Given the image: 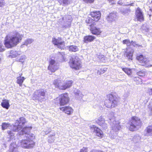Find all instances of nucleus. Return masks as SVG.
Here are the masks:
<instances>
[{
  "label": "nucleus",
  "instance_id": "f704fd0d",
  "mask_svg": "<svg viewBox=\"0 0 152 152\" xmlns=\"http://www.w3.org/2000/svg\"><path fill=\"white\" fill-rule=\"evenodd\" d=\"M98 58L100 61L102 62H104L107 59L106 57L103 55H99L98 56Z\"/></svg>",
  "mask_w": 152,
  "mask_h": 152
},
{
  "label": "nucleus",
  "instance_id": "7c9ffc66",
  "mask_svg": "<svg viewBox=\"0 0 152 152\" xmlns=\"http://www.w3.org/2000/svg\"><path fill=\"white\" fill-rule=\"evenodd\" d=\"M21 129L20 126H19L18 125H17V124H15V125H13L12 130L13 132H17L21 130Z\"/></svg>",
  "mask_w": 152,
  "mask_h": 152
},
{
  "label": "nucleus",
  "instance_id": "c85d7f7f",
  "mask_svg": "<svg viewBox=\"0 0 152 152\" xmlns=\"http://www.w3.org/2000/svg\"><path fill=\"white\" fill-rule=\"evenodd\" d=\"M122 70L128 75H131L132 73V69L128 68H122Z\"/></svg>",
  "mask_w": 152,
  "mask_h": 152
},
{
  "label": "nucleus",
  "instance_id": "f257e3e1",
  "mask_svg": "<svg viewBox=\"0 0 152 152\" xmlns=\"http://www.w3.org/2000/svg\"><path fill=\"white\" fill-rule=\"evenodd\" d=\"M23 36L18 33H11L6 35L4 40V44L7 48H11L16 46L21 42Z\"/></svg>",
  "mask_w": 152,
  "mask_h": 152
},
{
  "label": "nucleus",
  "instance_id": "2eb2a0df",
  "mask_svg": "<svg viewBox=\"0 0 152 152\" xmlns=\"http://www.w3.org/2000/svg\"><path fill=\"white\" fill-rule=\"evenodd\" d=\"M60 110L68 115L72 114L73 111L72 108L69 106H66L59 108Z\"/></svg>",
  "mask_w": 152,
  "mask_h": 152
},
{
  "label": "nucleus",
  "instance_id": "4468645a",
  "mask_svg": "<svg viewBox=\"0 0 152 152\" xmlns=\"http://www.w3.org/2000/svg\"><path fill=\"white\" fill-rule=\"evenodd\" d=\"M62 82V79L60 78H58L54 80L53 82V84L56 88L60 90H61L63 85Z\"/></svg>",
  "mask_w": 152,
  "mask_h": 152
},
{
  "label": "nucleus",
  "instance_id": "1a4fd4ad",
  "mask_svg": "<svg viewBox=\"0 0 152 152\" xmlns=\"http://www.w3.org/2000/svg\"><path fill=\"white\" fill-rule=\"evenodd\" d=\"M89 15L91 17H88L85 20V22L87 23V20H88V18H90L92 20V23H95L98 21L100 19L101 17V13L99 11H93L91 12Z\"/></svg>",
  "mask_w": 152,
  "mask_h": 152
},
{
  "label": "nucleus",
  "instance_id": "72a5a7b5",
  "mask_svg": "<svg viewBox=\"0 0 152 152\" xmlns=\"http://www.w3.org/2000/svg\"><path fill=\"white\" fill-rule=\"evenodd\" d=\"M10 124L5 123H3L1 125V128L2 130L7 129L9 126Z\"/></svg>",
  "mask_w": 152,
  "mask_h": 152
},
{
  "label": "nucleus",
  "instance_id": "ddd939ff",
  "mask_svg": "<svg viewBox=\"0 0 152 152\" xmlns=\"http://www.w3.org/2000/svg\"><path fill=\"white\" fill-rule=\"evenodd\" d=\"M135 14L136 18L137 21L140 22L144 21L143 13L142 10L140 7H138L136 9Z\"/></svg>",
  "mask_w": 152,
  "mask_h": 152
},
{
  "label": "nucleus",
  "instance_id": "9d476101",
  "mask_svg": "<svg viewBox=\"0 0 152 152\" xmlns=\"http://www.w3.org/2000/svg\"><path fill=\"white\" fill-rule=\"evenodd\" d=\"M46 91L44 89H41L37 90L34 92L33 96V100H40L44 98L45 96Z\"/></svg>",
  "mask_w": 152,
  "mask_h": 152
},
{
  "label": "nucleus",
  "instance_id": "a18cd8bd",
  "mask_svg": "<svg viewBox=\"0 0 152 152\" xmlns=\"http://www.w3.org/2000/svg\"><path fill=\"white\" fill-rule=\"evenodd\" d=\"M116 127L117 128V130H118L120 129L121 126L120 125H118L117 126H116Z\"/></svg>",
  "mask_w": 152,
  "mask_h": 152
},
{
  "label": "nucleus",
  "instance_id": "37998d69",
  "mask_svg": "<svg viewBox=\"0 0 152 152\" xmlns=\"http://www.w3.org/2000/svg\"><path fill=\"white\" fill-rule=\"evenodd\" d=\"M12 130H10L7 131V133L10 137H11L13 135H14V134L12 133Z\"/></svg>",
  "mask_w": 152,
  "mask_h": 152
},
{
  "label": "nucleus",
  "instance_id": "c9c22d12",
  "mask_svg": "<svg viewBox=\"0 0 152 152\" xmlns=\"http://www.w3.org/2000/svg\"><path fill=\"white\" fill-rule=\"evenodd\" d=\"M145 131L148 133H149L152 132V125L149 126L147 127Z\"/></svg>",
  "mask_w": 152,
  "mask_h": 152
},
{
  "label": "nucleus",
  "instance_id": "39448f33",
  "mask_svg": "<svg viewBox=\"0 0 152 152\" xmlns=\"http://www.w3.org/2000/svg\"><path fill=\"white\" fill-rule=\"evenodd\" d=\"M34 138L33 136L29 135L27 137L26 139H22L20 142V146L25 149H30L33 148L35 142L33 140Z\"/></svg>",
  "mask_w": 152,
  "mask_h": 152
},
{
  "label": "nucleus",
  "instance_id": "c756f323",
  "mask_svg": "<svg viewBox=\"0 0 152 152\" xmlns=\"http://www.w3.org/2000/svg\"><path fill=\"white\" fill-rule=\"evenodd\" d=\"M107 68L105 67H102L98 70L97 73L98 75H101L104 73L107 70Z\"/></svg>",
  "mask_w": 152,
  "mask_h": 152
},
{
  "label": "nucleus",
  "instance_id": "e433bc0d",
  "mask_svg": "<svg viewBox=\"0 0 152 152\" xmlns=\"http://www.w3.org/2000/svg\"><path fill=\"white\" fill-rule=\"evenodd\" d=\"M33 40L31 39H27L25 40L24 42V45H28V44H31L33 42Z\"/></svg>",
  "mask_w": 152,
  "mask_h": 152
},
{
  "label": "nucleus",
  "instance_id": "4c0bfd02",
  "mask_svg": "<svg viewBox=\"0 0 152 152\" xmlns=\"http://www.w3.org/2000/svg\"><path fill=\"white\" fill-rule=\"evenodd\" d=\"M88 148L87 147H83L80 150L79 152H88Z\"/></svg>",
  "mask_w": 152,
  "mask_h": 152
},
{
  "label": "nucleus",
  "instance_id": "aec40b11",
  "mask_svg": "<svg viewBox=\"0 0 152 152\" xmlns=\"http://www.w3.org/2000/svg\"><path fill=\"white\" fill-rule=\"evenodd\" d=\"M133 51L126 52L124 53V56L127 58L128 60L132 61L133 60Z\"/></svg>",
  "mask_w": 152,
  "mask_h": 152
},
{
  "label": "nucleus",
  "instance_id": "cd10ccee",
  "mask_svg": "<svg viewBox=\"0 0 152 152\" xmlns=\"http://www.w3.org/2000/svg\"><path fill=\"white\" fill-rule=\"evenodd\" d=\"M18 55L17 52L16 51L11 50L9 55V57L12 58H15Z\"/></svg>",
  "mask_w": 152,
  "mask_h": 152
},
{
  "label": "nucleus",
  "instance_id": "b1692460",
  "mask_svg": "<svg viewBox=\"0 0 152 152\" xmlns=\"http://www.w3.org/2000/svg\"><path fill=\"white\" fill-rule=\"evenodd\" d=\"M31 127L26 126L22 128L21 129V132L22 134H28L30 132L31 129Z\"/></svg>",
  "mask_w": 152,
  "mask_h": 152
},
{
  "label": "nucleus",
  "instance_id": "412c9836",
  "mask_svg": "<svg viewBox=\"0 0 152 152\" xmlns=\"http://www.w3.org/2000/svg\"><path fill=\"white\" fill-rule=\"evenodd\" d=\"M22 74L21 73L20 75V76L17 77L16 83L20 86H22V84L25 79V78L24 77H22Z\"/></svg>",
  "mask_w": 152,
  "mask_h": 152
},
{
  "label": "nucleus",
  "instance_id": "ea45409f",
  "mask_svg": "<svg viewBox=\"0 0 152 152\" xmlns=\"http://www.w3.org/2000/svg\"><path fill=\"white\" fill-rule=\"evenodd\" d=\"M5 50L4 46L1 42L0 41V52H3Z\"/></svg>",
  "mask_w": 152,
  "mask_h": 152
},
{
  "label": "nucleus",
  "instance_id": "a211bd4d",
  "mask_svg": "<svg viewBox=\"0 0 152 152\" xmlns=\"http://www.w3.org/2000/svg\"><path fill=\"white\" fill-rule=\"evenodd\" d=\"M26 122V119L23 117H20L19 120L16 121L15 124H17L19 126H20L21 128L22 129L23 126L24 125Z\"/></svg>",
  "mask_w": 152,
  "mask_h": 152
},
{
  "label": "nucleus",
  "instance_id": "423d86ee",
  "mask_svg": "<svg viewBox=\"0 0 152 152\" xmlns=\"http://www.w3.org/2000/svg\"><path fill=\"white\" fill-rule=\"evenodd\" d=\"M69 95L67 93L61 94L54 99V103L57 105L59 104L61 106L67 104L69 103Z\"/></svg>",
  "mask_w": 152,
  "mask_h": 152
},
{
  "label": "nucleus",
  "instance_id": "393cba45",
  "mask_svg": "<svg viewBox=\"0 0 152 152\" xmlns=\"http://www.w3.org/2000/svg\"><path fill=\"white\" fill-rule=\"evenodd\" d=\"M122 43L126 45L130 44L131 43H132L133 44H134L133 45V46L134 47H135L136 46L139 47V46L138 44H135V42H133L132 41L130 42V40L128 39H126L123 40Z\"/></svg>",
  "mask_w": 152,
  "mask_h": 152
},
{
  "label": "nucleus",
  "instance_id": "dca6fc26",
  "mask_svg": "<svg viewBox=\"0 0 152 152\" xmlns=\"http://www.w3.org/2000/svg\"><path fill=\"white\" fill-rule=\"evenodd\" d=\"M96 39V37L92 35H87L85 36L83 38V41L85 43L91 42Z\"/></svg>",
  "mask_w": 152,
  "mask_h": 152
},
{
  "label": "nucleus",
  "instance_id": "473e14b6",
  "mask_svg": "<svg viewBox=\"0 0 152 152\" xmlns=\"http://www.w3.org/2000/svg\"><path fill=\"white\" fill-rule=\"evenodd\" d=\"M145 72L142 70L140 71L137 73V74L141 77H144L145 75Z\"/></svg>",
  "mask_w": 152,
  "mask_h": 152
},
{
  "label": "nucleus",
  "instance_id": "c03bdc74",
  "mask_svg": "<svg viewBox=\"0 0 152 152\" xmlns=\"http://www.w3.org/2000/svg\"><path fill=\"white\" fill-rule=\"evenodd\" d=\"M62 3L64 4H67L69 3V0H62Z\"/></svg>",
  "mask_w": 152,
  "mask_h": 152
},
{
  "label": "nucleus",
  "instance_id": "a878e982",
  "mask_svg": "<svg viewBox=\"0 0 152 152\" xmlns=\"http://www.w3.org/2000/svg\"><path fill=\"white\" fill-rule=\"evenodd\" d=\"M68 49L69 51L76 52L78 50V49L77 46L74 45H71L68 47Z\"/></svg>",
  "mask_w": 152,
  "mask_h": 152
},
{
  "label": "nucleus",
  "instance_id": "bb28decb",
  "mask_svg": "<svg viewBox=\"0 0 152 152\" xmlns=\"http://www.w3.org/2000/svg\"><path fill=\"white\" fill-rule=\"evenodd\" d=\"M116 15L115 13H111L107 17L106 19L108 21H112L116 17Z\"/></svg>",
  "mask_w": 152,
  "mask_h": 152
},
{
  "label": "nucleus",
  "instance_id": "79ce46f5",
  "mask_svg": "<svg viewBox=\"0 0 152 152\" xmlns=\"http://www.w3.org/2000/svg\"><path fill=\"white\" fill-rule=\"evenodd\" d=\"M5 0H0V7H2L5 4Z\"/></svg>",
  "mask_w": 152,
  "mask_h": 152
},
{
  "label": "nucleus",
  "instance_id": "f3484780",
  "mask_svg": "<svg viewBox=\"0 0 152 152\" xmlns=\"http://www.w3.org/2000/svg\"><path fill=\"white\" fill-rule=\"evenodd\" d=\"M96 123L99 126L103 127V126H107V124L105 123V121L102 116L99 117L96 120Z\"/></svg>",
  "mask_w": 152,
  "mask_h": 152
},
{
  "label": "nucleus",
  "instance_id": "4be33fe9",
  "mask_svg": "<svg viewBox=\"0 0 152 152\" xmlns=\"http://www.w3.org/2000/svg\"><path fill=\"white\" fill-rule=\"evenodd\" d=\"M1 105L3 107L7 109H8L10 106L8 100L6 99L2 100Z\"/></svg>",
  "mask_w": 152,
  "mask_h": 152
},
{
  "label": "nucleus",
  "instance_id": "2f4dec72",
  "mask_svg": "<svg viewBox=\"0 0 152 152\" xmlns=\"http://www.w3.org/2000/svg\"><path fill=\"white\" fill-rule=\"evenodd\" d=\"M134 80L137 84H141L142 83V80L138 77H134Z\"/></svg>",
  "mask_w": 152,
  "mask_h": 152
},
{
  "label": "nucleus",
  "instance_id": "9b49d317",
  "mask_svg": "<svg viewBox=\"0 0 152 152\" xmlns=\"http://www.w3.org/2000/svg\"><path fill=\"white\" fill-rule=\"evenodd\" d=\"M90 129L94 133L95 136L99 139H101L104 137V134L101 129L94 125L90 127Z\"/></svg>",
  "mask_w": 152,
  "mask_h": 152
},
{
  "label": "nucleus",
  "instance_id": "f8f14e48",
  "mask_svg": "<svg viewBox=\"0 0 152 152\" xmlns=\"http://www.w3.org/2000/svg\"><path fill=\"white\" fill-rule=\"evenodd\" d=\"M52 42L55 45H56L57 47L61 49H63L65 47V42L62 41V38L58 37L57 39L53 38L52 39Z\"/></svg>",
  "mask_w": 152,
  "mask_h": 152
},
{
  "label": "nucleus",
  "instance_id": "58836bf2",
  "mask_svg": "<svg viewBox=\"0 0 152 152\" xmlns=\"http://www.w3.org/2000/svg\"><path fill=\"white\" fill-rule=\"evenodd\" d=\"M56 63V61L55 60L53 59H50L49 61V65H54Z\"/></svg>",
  "mask_w": 152,
  "mask_h": 152
},
{
  "label": "nucleus",
  "instance_id": "6ab92c4d",
  "mask_svg": "<svg viewBox=\"0 0 152 152\" xmlns=\"http://www.w3.org/2000/svg\"><path fill=\"white\" fill-rule=\"evenodd\" d=\"M73 83L72 81V80H67L64 84H63L61 90H64L71 87Z\"/></svg>",
  "mask_w": 152,
  "mask_h": 152
},
{
  "label": "nucleus",
  "instance_id": "0eeeda50",
  "mask_svg": "<svg viewBox=\"0 0 152 152\" xmlns=\"http://www.w3.org/2000/svg\"><path fill=\"white\" fill-rule=\"evenodd\" d=\"M87 25H89L90 27L89 30L91 33L96 36L100 35L102 33L101 29L98 26H96L95 23H92V20L90 18L87 20Z\"/></svg>",
  "mask_w": 152,
  "mask_h": 152
},
{
  "label": "nucleus",
  "instance_id": "6e6552de",
  "mask_svg": "<svg viewBox=\"0 0 152 152\" xmlns=\"http://www.w3.org/2000/svg\"><path fill=\"white\" fill-rule=\"evenodd\" d=\"M136 59L137 60L142 66L146 67L152 66L149 60L142 54L137 55L136 57Z\"/></svg>",
  "mask_w": 152,
  "mask_h": 152
},
{
  "label": "nucleus",
  "instance_id": "7ed1b4c3",
  "mask_svg": "<svg viewBox=\"0 0 152 152\" xmlns=\"http://www.w3.org/2000/svg\"><path fill=\"white\" fill-rule=\"evenodd\" d=\"M141 123L140 118L135 116H132L127 123L128 128L129 131L134 132L137 127L141 126Z\"/></svg>",
  "mask_w": 152,
  "mask_h": 152
},
{
  "label": "nucleus",
  "instance_id": "a19ab883",
  "mask_svg": "<svg viewBox=\"0 0 152 152\" xmlns=\"http://www.w3.org/2000/svg\"><path fill=\"white\" fill-rule=\"evenodd\" d=\"M147 92L150 95H152V87L148 89Z\"/></svg>",
  "mask_w": 152,
  "mask_h": 152
},
{
  "label": "nucleus",
  "instance_id": "49530a36",
  "mask_svg": "<svg viewBox=\"0 0 152 152\" xmlns=\"http://www.w3.org/2000/svg\"><path fill=\"white\" fill-rule=\"evenodd\" d=\"M132 4H131V5H132Z\"/></svg>",
  "mask_w": 152,
  "mask_h": 152
},
{
  "label": "nucleus",
  "instance_id": "20e7f679",
  "mask_svg": "<svg viewBox=\"0 0 152 152\" xmlns=\"http://www.w3.org/2000/svg\"><path fill=\"white\" fill-rule=\"evenodd\" d=\"M106 97L104 105L107 107L111 108L118 105V101L116 96L112 94H109L106 95Z\"/></svg>",
  "mask_w": 152,
  "mask_h": 152
},
{
  "label": "nucleus",
  "instance_id": "f03ea898",
  "mask_svg": "<svg viewBox=\"0 0 152 152\" xmlns=\"http://www.w3.org/2000/svg\"><path fill=\"white\" fill-rule=\"evenodd\" d=\"M68 64L72 69L78 70L82 68V63L80 59L77 56H73L69 59Z\"/></svg>",
  "mask_w": 152,
  "mask_h": 152
},
{
  "label": "nucleus",
  "instance_id": "5701e85b",
  "mask_svg": "<svg viewBox=\"0 0 152 152\" xmlns=\"http://www.w3.org/2000/svg\"><path fill=\"white\" fill-rule=\"evenodd\" d=\"M58 68V67L55 65H48V69L52 73L55 72Z\"/></svg>",
  "mask_w": 152,
  "mask_h": 152
}]
</instances>
